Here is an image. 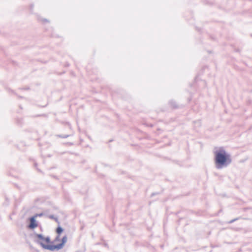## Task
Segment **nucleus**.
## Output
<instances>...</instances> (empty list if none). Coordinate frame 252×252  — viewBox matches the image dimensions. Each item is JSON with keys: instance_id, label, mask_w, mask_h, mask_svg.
<instances>
[{"instance_id": "0eeeda50", "label": "nucleus", "mask_w": 252, "mask_h": 252, "mask_svg": "<svg viewBox=\"0 0 252 252\" xmlns=\"http://www.w3.org/2000/svg\"><path fill=\"white\" fill-rule=\"evenodd\" d=\"M49 218H51V219H56V220H57V219H56V218H55L53 215H51V216H49Z\"/></svg>"}, {"instance_id": "423d86ee", "label": "nucleus", "mask_w": 252, "mask_h": 252, "mask_svg": "<svg viewBox=\"0 0 252 252\" xmlns=\"http://www.w3.org/2000/svg\"><path fill=\"white\" fill-rule=\"evenodd\" d=\"M43 215V213H40L39 214H36L34 216H36V218L37 216H39V217L42 216Z\"/></svg>"}, {"instance_id": "f257e3e1", "label": "nucleus", "mask_w": 252, "mask_h": 252, "mask_svg": "<svg viewBox=\"0 0 252 252\" xmlns=\"http://www.w3.org/2000/svg\"><path fill=\"white\" fill-rule=\"evenodd\" d=\"M213 153L215 156L216 167L220 169L227 166L232 161L231 155L224 147H216Z\"/></svg>"}, {"instance_id": "1a4fd4ad", "label": "nucleus", "mask_w": 252, "mask_h": 252, "mask_svg": "<svg viewBox=\"0 0 252 252\" xmlns=\"http://www.w3.org/2000/svg\"><path fill=\"white\" fill-rule=\"evenodd\" d=\"M45 21L48 22V20H45Z\"/></svg>"}, {"instance_id": "39448f33", "label": "nucleus", "mask_w": 252, "mask_h": 252, "mask_svg": "<svg viewBox=\"0 0 252 252\" xmlns=\"http://www.w3.org/2000/svg\"><path fill=\"white\" fill-rule=\"evenodd\" d=\"M63 231V228L59 226L57 228V230H56V232L58 234H60V233H61Z\"/></svg>"}, {"instance_id": "7ed1b4c3", "label": "nucleus", "mask_w": 252, "mask_h": 252, "mask_svg": "<svg viewBox=\"0 0 252 252\" xmlns=\"http://www.w3.org/2000/svg\"><path fill=\"white\" fill-rule=\"evenodd\" d=\"M67 241V237L66 236H64L63 237L62 240V243L57 245H53V251L55 250H59L62 249L64 245V244Z\"/></svg>"}, {"instance_id": "20e7f679", "label": "nucleus", "mask_w": 252, "mask_h": 252, "mask_svg": "<svg viewBox=\"0 0 252 252\" xmlns=\"http://www.w3.org/2000/svg\"><path fill=\"white\" fill-rule=\"evenodd\" d=\"M36 216H33L30 219V223L29 228L30 229H34L37 226V224L35 220Z\"/></svg>"}, {"instance_id": "f03ea898", "label": "nucleus", "mask_w": 252, "mask_h": 252, "mask_svg": "<svg viewBox=\"0 0 252 252\" xmlns=\"http://www.w3.org/2000/svg\"><path fill=\"white\" fill-rule=\"evenodd\" d=\"M35 236L37 238L36 242L44 249L53 251V245L46 244L51 243L50 237H45L42 234H36Z\"/></svg>"}, {"instance_id": "6e6552de", "label": "nucleus", "mask_w": 252, "mask_h": 252, "mask_svg": "<svg viewBox=\"0 0 252 252\" xmlns=\"http://www.w3.org/2000/svg\"><path fill=\"white\" fill-rule=\"evenodd\" d=\"M235 220H230L229 223H232L233 222H234V221Z\"/></svg>"}]
</instances>
